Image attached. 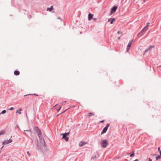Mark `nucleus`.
I'll return each mask as SVG.
<instances>
[{
	"instance_id": "1",
	"label": "nucleus",
	"mask_w": 161,
	"mask_h": 161,
	"mask_svg": "<svg viewBox=\"0 0 161 161\" xmlns=\"http://www.w3.org/2000/svg\"><path fill=\"white\" fill-rule=\"evenodd\" d=\"M108 144V143L107 140H104L102 141V147L103 148H105Z\"/></svg>"
},
{
	"instance_id": "2",
	"label": "nucleus",
	"mask_w": 161,
	"mask_h": 161,
	"mask_svg": "<svg viewBox=\"0 0 161 161\" xmlns=\"http://www.w3.org/2000/svg\"><path fill=\"white\" fill-rule=\"evenodd\" d=\"M110 124H107L106 126L103 128V130L101 132V134L105 133L107 131L108 127L109 126Z\"/></svg>"
},
{
	"instance_id": "3",
	"label": "nucleus",
	"mask_w": 161,
	"mask_h": 161,
	"mask_svg": "<svg viewBox=\"0 0 161 161\" xmlns=\"http://www.w3.org/2000/svg\"><path fill=\"white\" fill-rule=\"evenodd\" d=\"M133 41V40H130L129 41V42L128 44V45L127 46V48H126V50H127L126 51L127 52H128V51H129V50H130V47L132 45V43Z\"/></svg>"
},
{
	"instance_id": "4",
	"label": "nucleus",
	"mask_w": 161,
	"mask_h": 161,
	"mask_svg": "<svg viewBox=\"0 0 161 161\" xmlns=\"http://www.w3.org/2000/svg\"><path fill=\"white\" fill-rule=\"evenodd\" d=\"M146 31L144 29H143L137 35L138 36L141 37L142 36Z\"/></svg>"
},
{
	"instance_id": "5",
	"label": "nucleus",
	"mask_w": 161,
	"mask_h": 161,
	"mask_svg": "<svg viewBox=\"0 0 161 161\" xmlns=\"http://www.w3.org/2000/svg\"><path fill=\"white\" fill-rule=\"evenodd\" d=\"M35 130L36 132L37 136L41 135V130L37 127L35 128Z\"/></svg>"
},
{
	"instance_id": "6",
	"label": "nucleus",
	"mask_w": 161,
	"mask_h": 161,
	"mask_svg": "<svg viewBox=\"0 0 161 161\" xmlns=\"http://www.w3.org/2000/svg\"><path fill=\"white\" fill-rule=\"evenodd\" d=\"M12 142V140L10 139L8 140H5L3 143V144L4 145H6L11 142Z\"/></svg>"
},
{
	"instance_id": "7",
	"label": "nucleus",
	"mask_w": 161,
	"mask_h": 161,
	"mask_svg": "<svg viewBox=\"0 0 161 161\" xmlns=\"http://www.w3.org/2000/svg\"><path fill=\"white\" fill-rule=\"evenodd\" d=\"M118 8L117 6H114L112 8L110 13L111 14L115 13Z\"/></svg>"
},
{
	"instance_id": "8",
	"label": "nucleus",
	"mask_w": 161,
	"mask_h": 161,
	"mask_svg": "<svg viewBox=\"0 0 161 161\" xmlns=\"http://www.w3.org/2000/svg\"><path fill=\"white\" fill-rule=\"evenodd\" d=\"M154 47H155V46H150L149 48H147V49H146L145 50L144 53L143 54V55H145V54L148 51H151L152 49V48H154Z\"/></svg>"
},
{
	"instance_id": "9",
	"label": "nucleus",
	"mask_w": 161,
	"mask_h": 161,
	"mask_svg": "<svg viewBox=\"0 0 161 161\" xmlns=\"http://www.w3.org/2000/svg\"><path fill=\"white\" fill-rule=\"evenodd\" d=\"M39 139L41 142L42 143V144L44 143L45 144V141L44 139L43 138L42 136L41 135L38 136Z\"/></svg>"
},
{
	"instance_id": "10",
	"label": "nucleus",
	"mask_w": 161,
	"mask_h": 161,
	"mask_svg": "<svg viewBox=\"0 0 161 161\" xmlns=\"http://www.w3.org/2000/svg\"><path fill=\"white\" fill-rule=\"evenodd\" d=\"M63 138L64 139L65 141L66 142L68 141L69 138L65 135H63Z\"/></svg>"
},
{
	"instance_id": "11",
	"label": "nucleus",
	"mask_w": 161,
	"mask_h": 161,
	"mask_svg": "<svg viewBox=\"0 0 161 161\" xmlns=\"http://www.w3.org/2000/svg\"><path fill=\"white\" fill-rule=\"evenodd\" d=\"M93 16V15L92 14L89 13L88 14V20H90L92 18Z\"/></svg>"
},
{
	"instance_id": "12",
	"label": "nucleus",
	"mask_w": 161,
	"mask_h": 161,
	"mask_svg": "<svg viewBox=\"0 0 161 161\" xmlns=\"http://www.w3.org/2000/svg\"><path fill=\"white\" fill-rule=\"evenodd\" d=\"M86 143L85 142H84L83 141H81L79 143V146L80 147H82Z\"/></svg>"
},
{
	"instance_id": "13",
	"label": "nucleus",
	"mask_w": 161,
	"mask_h": 161,
	"mask_svg": "<svg viewBox=\"0 0 161 161\" xmlns=\"http://www.w3.org/2000/svg\"><path fill=\"white\" fill-rule=\"evenodd\" d=\"M149 23H147V24L143 28V29H144V30H145L146 31H147V30L148 29V26H149Z\"/></svg>"
},
{
	"instance_id": "14",
	"label": "nucleus",
	"mask_w": 161,
	"mask_h": 161,
	"mask_svg": "<svg viewBox=\"0 0 161 161\" xmlns=\"http://www.w3.org/2000/svg\"><path fill=\"white\" fill-rule=\"evenodd\" d=\"M20 72L18 70H15L14 72V74L15 75H19Z\"/></svg>"
},
{
	"instance_id": "15",
	"label": "nucleus",
	"mask_w": 161,
	"mask_h": 161,
	"mask_svg": "<svg viewBox=\"0 0 161 161\" xmlns=\"http://www.w3.org/2000/svg\"><path fill=\"white\" fill-rule=\"evenodd\" d=\"M22 110V109L21 108H20L19 110H17L16 111V113H18L19 114H21V111Z\"/></svg>"
},
{
	"instance_id": "16",
	"label": "nucleus",
	"mask_w": 161,
	"mask_h": 161,
	"mask_svg": "<svg viewBox=\"0 0 161 161\" xmlns=\"http://www.w3.org/2000/svg\"><path fill=\"white\" fill-rule=\"evenodd\" d=\"M53 9V6H51L50 8H47V10L51 11Z\"/></svg>"
},
{
	"instance_id": "17",
	"label": "nucleus",
	"mask_w": 161,
	"mask_h": 161,
	"mask_svg": "<svg viewBox=\"0 0 161 161\" xmlns=\"http://www.w3.org/2000/svg\"><path fill=\"white\" fill-rule=\"evenodd\" d=\"M35 95L37 96H38V95H37V94H36L35 93H34V94H29L25 95L24 96L25 97V96H29V95L31 96V95Z\"/></svg>"
},
{
	"instance_id": "18",
	"label": "nucleus",
	"mask_w": 161,
	"mask_h": 161,
	"mask_svg": "<svg viewBox=\"0 0 161 161\" xmlns=\"http://www.w3.org/2000/svg\"><path fill=\"white\" fill-rule=\"evenodd\" d=\"M94 115V113H89V114L87 115V116H88V118H89L90 117V116H91V115Z\"/></svg>"
},
{
	"instance_id": "19",
	"label": "nucleus",
	"mask_w": 161,
	"mask_h": 161,
	"mask_svg": "<svg viewBox=\"0 0 161 161\" xmlns=\"http://www.w3.org/2000/svg\"><path fill=\"white\" fill-rule=\"evenodd\" d=\"M25 131L31 132V130H24L23 133L24 134H25V135H27V134H26V133L25 132Z\"/></svg>"
},
{
	"instance_id": "20",
	"label": "nucleus",
	"mask_w": 161,
	"mask_h": 161,
	"mask_svg": "<svg viewBox=\"0 0 161 161\" xmlns=\"http://www.w3.org/2000/svg\"><path fill=\"white\" fill-rule=\"evenodd\" d=\"M5 133V131L4 130H2L0 131V135H3Z\"/></svg>"
},
{
	"instance_id": "21",
	"label": "nucleus",
	"mask_w": 161,
	"mask_h": 161,
	"mask_svg": "<svg viewBox=\"0 0 161 161\" xmlns=\"http://www.w3.org/2000/svg\"><path fill=\"white\" fill-rule=\"evenodd\" d=\"M115 19L114 18H112V20L110 21V23L111 24H112L114 21L115 20Z\"/></svg>"
},
{
	"instance_id": "22",
	"label": "nucleus",
	"mask_w": 161,
	"mask_h": 161,
	"mask_svg": "<svg viewBox=\"0 0 161 161\" xmlns=\"http://www.w3.org/2000/svg\"><path fill=\"white\" fill-rule=\"evenodd\" d=\"M134 156V152H132V153L130 155V157H133V156Z\"/></svg>"
},
{
	"instance_id": "23",
	"label": "nucleus",
	"mask_w": 161,
	"mask_h": 161,
	"mask_svg": "<svg viewBox=\"0 0 161 161\" xmlns=\"http://www.w3.org/2000/svg\"><path fill=\"white\" fill-rule=\"evenodd\" d=\"M160 158V156L159 155H158L156 157V160H158V159H159Z\"/></svg>"
},
{
	"instance_id": "24",
	"label": "nucleus",
	"mask_w": 161,
	"mask_h": 161,
	"mask_svg": "<svg viewBox=\"0 0 161 161\" xmlns=\"http://www.w3.org/2000/svg\"><path fill=\"white\" fill-rule=\"evenodd\" d=\"M6 113V111L5 110H3L2 111L1 114H4Z\"/></svg>"
},
{
	"instance_id": "25",
	"label": "nucleus",
	"mask_w": 161,
	"mask_h": 161,
	"mask_svg": "<svg viewBox=\"0 0 161 161\" xmlns=\"http://www.w3.org/2000/svg\"><path fill=\"white\" fill-rule=\"evenodd\" d=\"M69 134V132H67V133H65L64 134H62L63 135H65L66 136H67V135H68Z\"/></svg>"
},
{
	"instance_id": "26",
	"label": "nucleus",
	"mask_w": 161,
	"mask_h": 161,
	"mask_svg": "<svg viewBox=\"0 0 161 161\" xmlns=\"http://www.w3.org/2000/svg\"><path fill=\"white\" fill-rule=\"evenodd\" d=\"M117 33L118 34H121L122 33V32L120 31H119L117 32Z\"/></svg>"
},
{
	"instance_id": "27",
	"label": "nucleus",
	"mask_w": 161,
	"mask_h": 161,
	"mask_svg": "<svg viewBox=\"0 0 161 161\" xmlns=\"http://www.w3.org/2000/svg\"><path fill=\"white\" fill-rule=\"evenodd\" d=\"M27 153L29 156H30L31 153H29V151H28L27 152Z\"/></svg>"
},
{
	"instance_id": "28",
	"label": "nucleus",
	"mask_w": 161,
	"mask_h": 161,
	"mask_svg": "<svg viewBox=\"0 0 161 161\" xmlns=\"http://www.w3.org/2000/svg\"><path fill=\"white\" fill-rule=\"evenodd\" d=\"M14 109V108L13 107H12L10 108L9 109V110H13Z\"/></svg>"
},
{
	"instance_id": "29",
	"label": "nucleus",
	"mask_w": 161,
	"mask_h": 161,
	"mask_svg": "<svg viewBox=\"0 0 161 161\" xmlns=\"http://www.w3.org/2000/svg\"><path fill=\"white\" fill-rule=\"evenodd\" d=\"M57 19H60L61 21H62V19H61L60 18V17H58V18H57Z\"/></svg>"
},
{
	"instance_id": "30",
	"label": "nucleus",
	"mask_w": 161,
	"mask_h": 161,
	"mask_svg": "<svg viewBox=\"0 0 161 161\" xmlns=\"http://www.w3.org/2000/svg\"><path fill=\"white\" fill-rule=\"evenodd\" d=\"M149 161H152V159H151L150 158H148Z\"/></svg>"
},
{
	"instance_id": "31",
	"label": "nucleus",
	"mask_w": 161,
	"mask_h": 161,
	"mask_svg": "<svg viewBox=\"0 0 161 161\" xmlns=\"http://www.w3.org/2000/svg\"><path fill=\"white\" fill-rule=\"evenodd\" d=\"M104 120H102L101 121H100V123H103V122H104Z\"/></svg>"
},
{
	"instance_id": "32",
	"label": "nucleus",
	"mask_w": 161,
	"mask_h": 161,
	"mask_svg": "<svg viewBox=\"0 0 161 161\" xmlns=\"http://www.w3.org/2000/svg\"><path fill=\"white\" fill-rule=\"evenodd\" d=\"M68 109H66V110H65L64 111V112H62L61 114H63V113H64L66 111V110H67Z\"/></svg>"
},
{
	"instance_id": "33",
	"label": "nucleus",
	"mask_w": 161,
	"mask_h": 161,
	"mask_svg": "<svg viewBox=\"0 0 161 161\" xmlns=\"http://www.w3.org/2000/svg\"><path fill=\"white\" fill-rule=\"evenodd\" d=\"M61 107H60V108H59V109L58 110V111H59L60 109H61Z\"/></svg>"
},
{
	"instance_id": "34",
	"label": "nucleus",
	"mask_w": 161,
	"mask_h": 161,
	"mask_svg": "<svg viewBox=\"0 0 161 161\" xmlns=\"http://www.w3.org/2000/svg\"><path fill=\"white\" fill-rule=\"evenodd\" d=\"M133 161H138V159H136V160H134Z\"/></svg>"
},
{
	"instance_id": "35",
	"label": "nucleus",
	"mask_w": 161,
	"mask_h": 161,
	"mask_svg": "<svg viewBox=\"0 0 161 161\" xmlns=\"http://www.w3.org/2000/svg\"><path fill=\"white\" fill-rule=\"evenodd\" d=\"M111 20V19H108V22H109V21H110V20Z\"/></svg>"
},
{
	"instance_id": "36",
	"label": "nucleus",
	"mask_w": 161,
	"mask_h": 161,
	"mask_svg": "<svg viewBox=\"0 0 161 161\" xmlns=\"http://www.w3.org/2000/svg\"><path fill=\"white\" fill-rule=\"evenodd\" d=\"M160 147H159L158 148V151H160Z\"/></svg>"
},
{
	"instance_id": "37",
	"label": "nucleus",
	"mask_w": 161,
	"mask_h": 161,
	"mask_svg": "<svg viewBox=\"0 0 161 161\" xmlns=\"http://www.w3.org/2000/svg\"><path fill=\"white\" fill-rule=\"evenodd\" d=\"M159 153H160V156H161V151H159Z\"/></svg>"
},
{
	"instance_id": "38",
	"label": "nucleus",
	"mask_w": 161,
	"mask_h": 161,
	"mask_svg": "<svg viewBox=\"0 0 161 161\" xmlns=\"http://www.w3.org/2000/svg\"><path fill=\"white\" fill-rule=\"evenodd\" d=\"M93 19L94 20H96V18H93Z\"/></svg>"
},
{
	"instance_id": "39",
	"label": "nucleus",
	"mask_w": 161,
	"mask_h": 161,
	"mask_svg": "<svg viewBox=\"0 0 161 161\" xmlns=\"http://www.w3.org/2000/svg\"><path fill=\"white\" fill-rule=\"evenodd\" d=\"M118 39H120V37H118Z\"/></svg>"
},
{
	"instance_id": "40",
	"label": "nucleus",
	"mask_w": 161,
	"mask_h": 161,
	"mask_svg": "<svg viewBox=\"0 0 161 161\" xmlns=\"http://www.w3.org/2000/svg\"><path fill=\"white\" fill-rule=\"evenodd\" d=\"M27 98H31V97H28Z\"/></svg>"
},
{
	"instance_id": "41",
	"label": "nucleus",
	"mask_w": 161,
	"mask_h": 161,
	"mask_svg": "<svg viewBox=\"0 0 161 161\" xmlns=\"http://www.w3.org/2000/svg\"><path fill=\"white\" fill-rule=\"evenodd\" d=\"M66 102V101H64V102H63V104L64 103H65V102Z\"/></svg>"
},
{
	"instance_id": "42",
	"label": "nucleus",
	"mask_w": 161,
	"mask_h": 161,
	"mask_svg": "<svg viewBox=\"0 0 161 161\" xmlns=\"http://www.w3.org/2000/svg\"><path fill=\"white\" fill-rule=\"evenodd\" d=\"M159 67H161V65H159Z\"/></svg>"
},
{
	"instance_id": "43",
	"label": "nucleus",
	"mask_w": 161,
	"mask_h": 161,
	"mask_svg": "<svg viewBox=\"0 0 161 161\" xmlns=\"http://www.w3.org/2000/svg\"><path fill=\"white\" fill-rule=\"evenodd\" d=\"M72 107H75V106H73Z\"/></svg>"
},
{
	"instance_id": "44",
	"label": "nucleus",
	"mask_w": 161,
	"mask_h": 161,
	"mask_svg": "<svg viewBox=\"0 0 161 161\" xmlns=\"http://www.w3.org/2000/svg\"><path fill=\"white\" fill-rule=\"evenodd\" d=\"M3 147H2L1 148H3Z\"/></svg>"
}]
</instances>
